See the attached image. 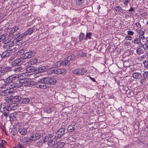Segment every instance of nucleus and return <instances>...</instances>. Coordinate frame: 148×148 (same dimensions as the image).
<instances>
[{"label": "nucleus", "mask_w": 148, "mask_h": 148, "mask_svg": "<svg viewBox=\"0 0 148 148\" xmlns=\"http://www.w3.org/2000/svg\"><path fill=\"white\" fill-rule=\"evenodd\" d=\"M20 55H21V58L23 59L27 58H30L34 56L35 55V53L34 51H29L25 52L22 49H21L18 51Z\"/></svg>", "instance_id": "f257e3e1"}, {"label": "nucleus", "mask_w": 148, "mask_h": 148, "mask_svg": "<svg viewBox=\"0 0 148 148\" xmlns=\"http://www.w3.org/2000/svg\"><path fill=\"white\" fill-rule=\"evenodd\" d=\"M23 75H24V74L21 73L18 74L17 76H15L14 80H13V83L15 84L16 87L19 88L22 86L21 77H23Z\"/></svg>", "instance_id": "f03ea898"}, {"label": "nucleus", "mask_w": 148, "mask_h": 148, "mask_svg": "<svg viewBox=\"0 0 148 148\" xmlns=\"http://www.w3.org/2000/svg\"><path fill=\"white\" fill-rule=\"evenodd\" d=\"M48 139L47 142H48L47 144L49 146L51 147L56 143L57 140L55 138H53V136L51 134H48L47 136Z\"/></svg>", "instance_id": "7ed1b4c3"}, {"label": "nucleus", "mask_w": 148, "mask_h": 148, "mask_svg": "<svg viewBox=\"0 0 148 148\" xmlns=\"http://www.w3.org/2000/svg\"><path fill=\"white\" fill-rule=\"evenodd\" d=\"M15 76H11L8 77L5 79V81L4 82L3 85L1 87V88H6L7 84L12 82H13V80H14Z\"/></svg>", "instance_id": "20e7f679"}, {"label": "nucleus", "mask_w": 148, "mask_h": 148, "mask_svg": "<svg viewBox=\"0 0 148 148\" xmlns=\"http://www.w3.org/2000/svg\"><path fill=\"white\" fill-rule=\"evenodd\" d=\"M14 109V107L12 106V105H10V106H6L5 105V109H4V111H5L3 113V115L6 118L8 116L9 111Z\"/></svg>", "instance_id": "39448f33"}, {"label": "nucleus", "mask_w": 148, "mask_h": 148, "mask_svg": "<svg viewBox=\"0 0 148 148\" xmlns=\"http://www.w3.org/2000/svg\"><path fill=\"white\" fill-rule=\"evenodd\" d=\"M87 70L86 69L82 68L81 69H77L75 70L72 71V73L75 74L77 75H82L84 74V73H86Z\"/></svg>", "instance_id": "423d86ee"}, {"label": "nucleus", "mask_w": 148, "mask_h": 148, "mask_svg": "<svg viewBox=\"0 0 148 148\" xmlns=\"http://www.w3.org/2000/svg\"><path fill=\"white\" fill-rule=\"evenodd\" d=\"M41 137V135L38 133H36L32 136L29 138V140L31 141H34L38 139Z\"/></svg>", "instance_id": "0eeeda50"}, {"label": "nucleus", "mask_w": 148, "mask_h": 148, "mask_svg": "<svg viewBox=\"0 0 148 148\" xmlns=\"http://www.w3.org/2000/svg\"><path fill=\"white\" fill-rule=\"evenodd\" d=\"M54 73L57 74H65L66 72V69H54Z\"/></svg>", "instance_id": "6e6552de"}, {"label": "nucleus", "mask_w": 148, "mask_h": 148, "mask_svg": "<svg viewBox=\"0 0 148 148\" xmlns=\"http://www.w3.org/2000/svg\"><path fill=\"white\" fill-rule=\"evenodd\" d=\"M46 78L42 79L41 80L40 84L38 85V88H41L46 89V84L45 82Z\"/></svg>", "instance_id": "1a4fd4ad"}, {"label": "nucleus", "mask_w": 148, "mask_h": 148, "mask_svg": "<svg viewBox=\"0 0 148 148\" xmlns=\"http://www.w3.org/2000/svg\"><path fill=\"white\" fill-rule=\"evenodd\" d=\"M65 129L64 128H60L57 132V134L58 135V137L60 138L65 134Z\"/></svg>", "instance_id": "9d476101"}, {"label": "nucleus", "mask_w": 148, "mask_h": 148, "mask_svg": "<svg viewBox=\"0 0 148 148\" xmlns=\"http://www.w3.org/2000/svg\"><path fill=\"white\" fill-rule=\"evenodd\" d=\"M12 52L10 51H4L1 55V57L3 58H6L9 57L11 56Z\"/></svg>", "instance_id": "9b49d317"}, {"label": "nucleus", "mask_w": 148, "mask_h": 148, "mask_svg": "<svg viewBox=\"0 0 148 148\" xmlns=\"http://www.w3.org/2000/svg\"><path fill=\"white\" fill-rule=\"evenodd\" d=\"M23 62L21 61V59H18L14 60L12 62H11L12 65L13 66H16L17 65H19L22 64Z\"/></svg>", "instance_id": "f8f14e48"}, {"label": "nucleus", "mask_w": 148, "mask_h": 148, "mask_svg": "<svg viewBox=\"0 0 148 148\" xmlns=\"http://www.w3.org/2000/svg\"><path fill=\"white\" fill-rule=\"evenodd\" d=\"M56 83V81L53 78L47 77V84L54 85Z\"/></svg>", "instance_id": "ddd939ff"}, {"label": "nucleus", "mask_w": 148, "mask_h": 148, "mask_svg": "<svg viewBox=\"0 0 148 148\" xmlns=\"http://www.w3.org/2000/svg\"><path fill=\"white\" fill-rule=\"evenodd\" d=\"M132 76L135 79H139L142 76L141 73L138 72H135L133 74Z\"/></svg>", "instance_id": "4468645a"}, {"label": "nucleus", "mask_w": 148, "mask_h": 148, "mask_svg": "<svg viewBox=\"0 0 148 148\" xmlns=\"http://www.w3.org/2000/svg\"><path fill=\"white\" fill-rule=\"evenodd\" d=\"M36 70V68L33 66H30L26 69V71L28 73L33 72Z\"/></svg>", "instance_id": "2eb2a0df"}, {"label": "nucleus", "mask_w": 148, "mask_h": 148, "mask_svg": "<svg viewBox=\"0 0 148 148\" xmlns=\"http://www.w3.org/2000/svg\"><path fill=\"white\" fill-rule=\"evenodd\" d=\"M35 30V29L34 28L32 27L30 28L25 32L24 33L26 36L27 35L30 34L32 33L33 32H34Z\"/></svg>", "instance_id": "dca6fc26"}, {"label": "nucleus", "mask_w": 148, "mask_h": 148, "mask_svg": "<svg viewBox=\"0 0 148 148\" xmlns=\"http://www.w3.org/2000/svg\"><path fill=\"white\" fill-rule=\"evenodd\" d=\"M76 3L79 5H82V8L84 7V0H76Z\"/></svg>", "instance_id": "f3484780"}, {"label": "nucleus", "mask_w": 148, "mask_h": 148, "mask_svg": "<svg viewBox=\"0 0 148 148\" xmlns=\"http://www.w3.org/2000/svg\"><path fill=\"white\" fill-rule=\"evenodd\" d=\"M51 63L52 66H50V67L47 68L48 66H47V73L48 74H51L53 73H54V71H53L54 70V69L51 70V68L52 69V65L53 64V62H52Z\"/></svg>", "instance_id": "a211bd4d"}, {"label": "nucleus", "mask_w": 148, "mask_h": 148, "mask_svg": "<svg viewBox=\"0 0 148 148\" xmlns=\"http://www.w3.org/2000/svg\"><path fill=\"white\" fill-rule=\"evenodd\" d=\"M5 88L6 89V90L3 91L2 93V95L5 96L8 95V93L13 92V91H10V90H9V88H8L7 89V87H6V88Z\"/></svg>", "instance_id": "6ab92c4d"}, {"label": "nucleus", "mask_w": 148, "mask_h": 148, "mask_svg": "<svg viewBox=\"0 0 148 148\" xmlns=\"http://www.w3.org/2000/svg\"><path fill=\"white\" fill-rule=\"evenodd\" d=\"M38 62V60L35 59H31L28 62V63L31 65H34L36 64Z\"/></svg>", "instance_id": "aec40b11"}, {"label": "nucleus", "mask_w": 148, "mask_h": 148, "mask_svg": "<svg viewBox=\"0 0 148 148\" xmlns=\"http://www.w3.org/2000/svg\"><path fill=\"white\" fill-rule=\"evenodd\" d=\"M14 84H15L13 83V82H10L8 84H7L6 87H7V89L8 88H14L16 87Z\"/></svg>", "instance_id": "412c9836"}, {"label": "nucleus", "mask_w": 148, "mask_h": 148, "mask_svg": "<svg viewBox=\"0 0 148 148\" xmlns=\"http://www.w3.org/2000/svg\"><path fill=\"white\" fill-rule=\"evenodd\" d=\"M19 132L22 135L25 134L27 133V131L26 129L25 128H21L19 129Z\"/></svg>", "instance_id": "4be33fe9"}, {"label": "nucleus", "mask_w": 148, "mask_h": 148, "mask_svg": "<svg viewBox=\"0 0 148 148\" xmlns=\"http://www.w3.org/2000/svg\"><path fill=\"white\" fill-rule=\"evenodd\" d=\"M26 36L25 34L24 33L22 34L21 35H19L17 38L18 41L21 40L23 38L25 37Z\"/></svg>", "instance_id": "5701e85b"}, {"label": "nucleus", "mask_w": 148, "mask_h": 148, "mask_svg": "<svg viewBox=\"0 0 148 148\" xmlns=\"http://www.w3.org/2000/svg\"><path fill=\"white\" fill-rule=\"evenodd\" d=\"M27 80H29L28 78L24 79L21 77V82L22 86H26Z\"/></svg>", "instance_id": "b1692460"}, {"label": "nucleus", "mask_w": 148, "mask_h": 148, "mask_svg": "<svg viewBox=\"0 0 148 148\" xmlns=\"http://www.w3.org/2000/svg\"><path fill=\"white\" fill-rule=\"evenodd\" d=\"M18 26H15L11 28L10 31L12 33L14 34L16 32L17 30L18 29Z\"/></svg>", "instance_id": "393cba45"}, {"label": "nucleus", "mask_w": 148, "mask_h": 148, "mask_svg": "<svg viewBox=\"0 0 148 148\" xmlns=\"http://www.w3.org/2000/svg\"><path fill=\"white\" fill-rule=\"evenodd\" d=\"M75 125H70L68 128V130H69L70 132H72L75 130Z\"/></svg>", "instance_id": "a878e982"}, {"label": "nucleus", "mask_w": 148, "mask_h": 148, "mask_svg": "<svg viewBox=\"0 0 148 148\" xmlns=\"http://www.w3.org/2000/svg\"><path fill=\"white\" fill-rule=\"evenodd\" d=\"M65 145V143L64 142H60L58 143L57 146L58 148H60L63 147Z\"/></svg>", "instance_id": "bb28decb"}, {"label": "nucleus", "mask_w": 148, "mask_h": 148, "mask_svg": "<svg viewBox=\"0 0 148 148\" xmlns=\"http://www.w3.org/2000/svg\"><path fill=\"white\" fill-rule=\"evenodd\" d=\"M28 79L29 80H27L26 86H31L33 85L32 84L33 82L30 81L31 79H30L28 78Z\"/></svg>", "instance_id": "cd10ccee"}, {"label": "nucleus", "mask_w": 148, "mask_h": 148, "mask_svg": "<svg viewBox=\"0 0 148 148\" xmlns=\"http://www.w3.org/2000/svg\"><path fill=\"white\" fill-rule=\"evenodd\" d=\"M70 61L66 57L65 58L64 62H63V64H65L66 66H69L70 64Z\"/></svg>", "instance_id": "c85d7f7f"}, {"label": "nucleus", "mask_w": 148, "mask_h": 148, "mask_svg": "<svg viewBox=\"0 0 148 148\" xmlns=\"http://www.w3.org/2000/svg\"><path fill=\"white\" fill-rule=\"evenodd\" d=\"M5 104H2L0 106V112H4V109H5Z\"/></svg>", "instance_id": "c756f323"}, {"label": "nucleus", "mask_w": 148, "mask_h": 148, "mask_svg": "<svg viewBox=\"0 0 148 148\" xmlns=\"http://www.w3.org/2000/svg\"><path fill=\"white\" fill-rule=\"evenodd\" d=\"M11 68L9 67H6L5 68H3V70L6 73L7 72H8L12 70Z\"/></svg>", "instance_id": "7c9ffc66"}, {"label": "nucleus", "mask_w": 148, "mask_h": 148, "mask_svg": "<svg viewBox=\"0 0 148 148\" xmlns=\"http://www.w3.org/2000/svg\"><path fill=\"white\" fill-rule=\"evenodd\" d=\"M133 41L134 44H139L141 42V40L139 38H137L135 39Z\"/></svg>", "instance_id": "2f4dec72"}, {"label": "nucleus", "mask_w": 148, "mask_h": 148, "mask_svg": "<svg viewBox=\"0 0 148 148\" xmlns=\"http://www.w3.org/2000/svg\"><path fill=\"white\" fill-rule=\"evenodd\" d=\"M63 62L62 60H60L57 62L55 63V65L57 67L60 66L62 64H63Z\"/></svg>", "instance_id": "473e14b6"}, {"label": "nucleus", "mask_w": 148, "mask_h": 148, "mask_svg": "<svg viewBox=\"0 0 148 148\" xmlns=\"http://www.w3.org/2000/svg\"><path fill=\"white\" fill-rule=\"evenodd\" d=\"M136 53L138 54H141L143 53V50L140 48H138L136 50Z\"/></svg>", "instance_id": "72a5a7b5"}, {"label": "nucleus", "mask_w": 148, "mask_h": 148, "mask_svg": "<svg viewBox=\"0 0 148 148\" xmlns=\"http://www.w3.org/2000/svg\"><path fill=\"white\" fill-rule=\"evenodd\" d=\"M140 82L142 84H145L147 82L146 79L144 77L143 79H141L140 80Z\"/></svg>", "instance_id": "f704fd0d"}, {"label": "nucleus", "mask_w": 148, "mask_h": 148, "mask_svg": "<svg viewBox=\"0 0 148 148\" xmlns=\"http://www.w3.org/2000/svg\"><path fill=\"white\" fill-rule=\"evenodd\" d=\"M22 100V103H27L29 101V99L27 98H23Z\"/></svg>", "instance_id": "c9c22d12"}, {"label": "nucleus", "mask_w": 148, "mask_h": 148, "mask_svg": "<svg viewBox=\"0 0 148 148\" xmlns=\"http://www.w3.org/2000/svg\"><path fill=\"white\" fill-rule=\"evenodd\" d=\"M75 57V55H72L71 56H69L67 57L68 58V59L70 61H71V60H73Z\"/></svg>", "instance_id": "e433bc0d"}, {"label": "nucleus", "mask_w": 148, "mask_h": 148, "mask_svg": "<svg viewBox=\"0 0 148 148\" xmlns=\"http://www.w3.org/2000/svg\"><path fill=\"white\" fill-rule=\"evenodd\" d=\"M140 44L142 46L145 50L148 49V43H146L144 45L142 43Z\"/></svg>", "instance_id": "4c0bfd02"}, {"label": "nucleus", "mask_w": 148, "mask_h": 148, "mask_svg": "<svg viewBox=\"0 0 148 148\" xmlns=\"http://www.w3.org/2000/svg\"><path fill=\"white\" fill-rule=\"evenodd\" d=\"M16 113H13L10 114L9 115V117L10 119L11 118L12 119H13V118H16Z\"/></svg>", "instance_id": "58836bf2"}, {"label": "nucleus", "mask_w": 148, "mask_h": 148, "mask_svg": "<svg viewBox=\"0 0 148 148\" xmlns=\"http://www.w3.org/2000/svg\"><path fill=\"white\" fill-rule=\"evenodd\" d=\"M84 34L83 33H81L79 35V39L80 41H82L84 38Z\"/></svg>", "instance_id": "ea45409f"}, {"label": "nucleus", "mask_w": 148, "mask_h": 148, "mask_svg": "<svg viewBox=\"0 0 148 148\" xmlns=\"http://www.w3.org/2000/svg\"><path fill=\"white\" fill-rule=\"evenodd\" d=\"M115 10L118 12H121L122 11V9L120 6H116L114 8Z\"/></svg>", "instance_id": "a19ab883"}, {"label": "nucleus", "mask_w": 148, "mask_h": 148, "mask_svg": "<svg viewBox=\"0 0 148 148\" xmlns=\"http://www.w3.org/2000/svg\"><path fill=\"white\" fill-rule=\"evenodd\" d=\"M91 33H87L86 34V37L85 38V39L87 40V38L89 39H90L91 38Z\"/></svg>", "instance_id": "79ce46f5"}, {"label": "nucleus", "mask_w": 148, "mask_h": 148, "mask_svg": "<svg viewBox=\"0 0 148 148\" xmlns=\"http://www.w3.org/2000/svg\"><path fill=\"white\" fill-rule=\"evenodd\" d=\"M7 45L9 47H11L13 46L14 44V42L12 41H10L7 43Z\"/></svg>", "instance_id": "37998d69"}, {"label": "nucleus", "mask_w": 148, "mask_h": 148, "mask_svg": "<svg viewBox=\"0 0 148 148\" xmlns=\"http://www.w3.org/2000/svg\"><path fill=\"white\" fill-rule=\"evenodd\" d=\"M143 64H144L145 67L148 69V61L145 60L143 62Z\"/></svg>", "instance_id": "c03bdc74"}, {"label": "nucleus", "mask_w": 148, "mask_h": 148, "mask_svg": "<svg viewBox=\"0 0 148 148\" xmlns=\"http://www.w3.org/2000/svg\"><path fill=\"white\" fill-rule=\"evenodd\" d=\"M46 69L44 67H42L38 69V71L39 72H42L45 71V70Z\"/></svg>", "instance_id": "a18cd8bd"}, {"label": "nucleus", "mask_w": 148, "mask_h": 148, "mask_svg": "<svg viewBox=\"0 0 148 148\" xmlns=\"http://www.w3.org/2000/svg\"><path fill=\"white\" fill-rule=\"evenodd\" d=\"M21 97L20 96H15L14 97V100L15 102H17L19 101L21 99Z\"/></svg>", "instance_id": "49530a36"}, {"label": "nucleus", "mask_w": 148, "mask_h": 148, "mask_svg": "<svg viewBox=\"0 0 148 148\" xmlns=\"http://www.w3.org/2000/svg\"><path fill=\"white\" fill-rule=\"evenodd\" d=\"M9 40H8L7 38L5 37V38L3 40L2 42H3L4 44H6L8 42H9Z\"/></svg>", "instance_id": "de8ad7c7"}, {"label": "nucleus", "mask_w": 148, "mask_h": 148, "mask_svg": "<svg viewBox=\"0 0 148 148\" xmlns=\"http://www.w3.org/2000/svg\"><path fill=\"white\" fill-rule=\"evenodd\" d=\"M6 74V73L2 70L0 72V77L5 75Z\"/></svg>", "instance_id": "09e8293b"}, {"label": "nucleus", "mask_w": 148, "mask_h": 148, "mask_svg": "<svg viewBox=\"0 0 148 148\" xmlns=\"http://www.w3.org/2000/svg\"><path fill=\"white\" fill-rule=\"evenodd\" d=\"M5 34H2V35H1L0 36V42L1 41H2V40H3L5 38Z\"/></svg>", "instance_id": "8fccbe9b"}, {"label": "nucleus", "mask_w": 148, "mask_h": 148, "mask_svg": "<svg viewBox=\"0 0 148 148\" xmlns=\"http://www.w3.org/2000/svg\"><path fill=\"white\" fill-rule=\"evenodd\" d=\"M144 77L147 78H148V71L145 72L143 75Z\"/></svg>", "instance_id": "3c124183"}, {"label": "nucleus", "mask_w": 148, "mask_h": 148, "mask_svg": "<svg viewBox=\"0 0 148 148\" xmlns=\"http://www.w3.org/2000/svg\"><path fill=\"white\" fill-rule=\"evenodd\" d=\"M125 38L126 40H132V38L130 36H126Z\"/></svg>", "instance_id": "603ef678"}, {"label": "nucleus", "mask_w": 148, "mask_h": 148, "mask_svg": "<svg viewBox=\"0 0 148 148\" xmlns=\"http://www.w3.org/2000/svg\"><path fill=\"white\" fill-rule=\"evenodd\" d=\"M21 70V68L20 67L15 68V69L13 70L14 71H17L18 72H20Z\"/></svg>", "instance_id": "864d4df0"}, {"label": "nucleus", "mask_w": 148, "mask_h": 148, "mask_svg": "<svg viewBox=\"0 0 148 148\" xmlns=\"http://www.w3.org/2000/svg\"><path fill=\"white\" fill-rule=\"evenodd\" d=\"M134 32L133 31H128V33L127 34L128 35H133L134 34Z\"/></svg>", "instance_id": "5fc2aeb1"}, {"label": "nucleus", "mask_w": 148, "mask_h": 148, "mask_svg": "<svg viewBox=\"0 0 148 148\" xmlns=\"http://www.w3.org/2000/svg\"><path fill=\"white\" fill-rule=\"evenodd\" d=\"M136 26V27H138L139 28H140L141 27V25L139 22H137L135 24Z\"/></svg>", "instance_id": "6e6d98bb"}, {"label": "nucleus", "mask_w": 148, "mask_h": 148, "mask_svg": "<svg viewBox=\"0 0 148 148\" xmlns=\"http://www.w3.org/2000/svg\"><path fill=\"white\" fill-rule=\"evenodd\" d=\"M145 34L143 30H140L139 32L140 36L144 35Z\"/></svg>", "instance_id": "4d7b16f0"}, {"label": "nucleus", "mask_w": 148, "mask_h": 148, "mask_svg": "<svg viewBox=\"0 0 148 148\" xmlns=\"http://www.w3.org/2000/svg\"><path fill=\"white\" fill-rule=\"evenodd\" d=\"M130 0H125L124 2V4L126 5H127L128 4V2H130Z\"/></svg>", "instance_id": "13d9d810"}, {"label": "nucleus", "mask_w": 148, "mask_h": 148, "mask_svg": "<svg viewBox=\"0 0 148 148\" xmlns=\"http://www.w3.org/2000/svg\"><path fill=\"white\" fill-rule=\"evenodd\" d=\"M79 55L82 57H84L86 56V54L83 52H81L79 53Z\"/></svg>", "instance_id": "bf43d9fd"}, {"label": "nucleus", "mask_w": 148, "mask_h": 148, "mask_svg": "<svg viewBox=\"0 0 148 148\" xmlns=\"http://www.w3.org/2000/svg\"><path fill=\"white\" fill-rule=\"evenodd\" d=\"M138 38H140V39H142V40H143L145 38V37L144 36V35H139L138 36Z\"/></svg>", "instance_id": "052dcab7"}, {"label": "nucleus", "mask_w": 148, "mask_h": 148, "mask_svg": "<svg viewBox=\"0 0 148 148\" xmlns=\"http://www.w3.org/2000/svg\"><path fill=\"white\" fill-rule=\"evenodd\" d=\"M123 90L125 91L126 93H127L128 90V87L125 86L124 87Z\"/></svg>", "instance_id": "680f3d73"}, {"label": "nucleus", "mask_w": 148, "mask_h": 148, "mask_svg": "<svg viewBox=\"0 0 148 148\" xmlns=\"http://www.w3.org/2000/svg\"><path fill=\"white\" fill-rule=\"evenodd\" d=\"M74 145L75 147H79L80 145V144L79 143H75Z\"/></svg>", "instance_id": "e2e57ef3"}, {"label": "nucleus", "mask_w": 148, "mask_h": 148, "mask_svg": "<svg viewBox=\"0 0 148 148\" xmlns=\"http://www.w3.org/2000/svg\"><path fill=\"white\" fill-rule=\"evenodd\" d=\"M134 10H135V9H134V8L133 7H131V8H130V9L128 10V11L129 12L133 11H134Z\"/></svg>", "instance_id": "0e129e2a"}, {"label": "nucleus", "mask_w": 148, "mask_h": 148, "mask_svg": "<svg viewBox=\"0 0 148 148\" xmlns=\"http://www.w3.org/2000/svg\"><path fill=\"white\" fill-rule=\"evenodd\" d=\"M89 77L90 79H91V80H92L93 82H96V80H95V79L94 78H92L90 76H89Z\"/></svg>", "instance_id": "69168bd1"}, {"label": "nucleus", "mask_w": 148, "mask_h": 148, "mask_svg": "<svg viewBox=\"0 0 148 148\" xmlns=\"http://www.w3.org/2000/svg\"><path fill=\"white\" fill-rule=\"evenodd\" d=\"M18 148H24L23 145L20 144H18Z\"/></svg>", "instance_id": "338daca9"}, {"label": "nucleus", "mask_w": 148, "mask_h": 148, "mask_svg": "<svg viewBox=\"0 0 148 148\" xmlns=\"http://www.w3.org/2000/svg\"><path fill=\"white\" fill-rule=\"evenodd\" d=\"M146 55H143L140 58L141 59H145L146 58Z\"/></svg>", "instance_id": "774afa93"}]
</instances>
